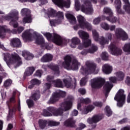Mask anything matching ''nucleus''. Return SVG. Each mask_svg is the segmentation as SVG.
Instances as JSON below:
<instances>
[{"instance_id":"30","label":"nucleus","mask_w":130,"mask_h":130,"mask_svg":"<svg viewBox=\"0 0 130 130\" xmlns=\"http://www.w3.org/2000/svg\"><path fill=\"white\" fill-rule=\"evenodd\" d=\"M95 107L93 105H89L88 106H85L82 109V114H88L89 112H91L93 109H94Z\"/></svg>"},{"instance_id":"43","label":"nucleus","mask_w":130,"mask_h":130,"mask_svg":"<svg viewBox=\"0 0 130 130\" xmlns=\"http://www.w3.org/2000/svg\"><path fill=\"white\" fill-rule=\"evenodd\" d=\"M104 14L109 15V16H112V10L109 7H105L103 10Z\"/></svg>"},{"instance_id":"45","label":"nucleus","mask_w":130,"mask_h":130,"mask_svg":"<svg viewBox=\"0 0 130 130\" xmlns=\"http://www.w3.org/2000/svg\"><path fill=\"white\" fill-rule=\"evenodd\" d=\"M100 26L101 28H102L104 30H106L107 31H108V30H109V25L107 23L103 22L101 23Z\"/></svg>"},{"instance_id":"24","label":"nucleus","mask_w":130,"mask_h":130,"mask_svg":"<svg viewBox=\"0 0 130 130\" xmlns=\"http://www.w3.org/2000/svg\"><path fill=\"white\" fill-rule=\"evenodd\" d=\"M102 71L104 74H106V75H109V74H111V72H112V67L109 64H105L103 66Z\"/></svg>"},{"instance_id":"13","label":"nucleus","mask_w":130,"mask_h":130,"mask_svg":"<svg viewBox=\"0 0 130 130\" xmlns=\"http://www.w3.org/2000/svg\"><path fill=\"white\" fill-rule=\"evenodd\" d=\"M105 80L101 77H96L91 80L90 86L93 89H98L103 86Z\"/></svg>"},{"instance_id":"36","label":"nucleus","mask_w":130,"mask_h":130,"mask_svg":"<svg viewBox=\"0 0 130 130\" xmlns=\"http://www.w3.org/2000/svg\"><path fill=\"white\" fill-rule=\"evenodd\" d=\"M102 19L103 20H105V19H106V20L109 21V22H110V23H116V21H117L116 17H113L112 15L107 17H105V16L103 15L102 16Z\"/></svg>"},{"instance_id":"47","label":"nucleus","mask_w":130,"mask_h":130,"mask_svg":"<svg viewBox=\"0 0 130 130\" xmlns=\"http://www.w3.org/2000/svg\"><path fill=\"white\" fill-rule=\"evenodd\" d=\"M78 101L81 102V103H90L91 102V100L89 99H83V98L79 99Z\"/></svg>"},{"instance_id":"16","label":"nucleus","mask_w":130,"mask_h":130,"mask_svg":"<svg viewBox=\"0 0 130 130\" xmlns=\"http://www.w3.org/2000/svg\"><path fill=\"white\" fill-rule=\"evenodd\" d=\"M115 33L118 39H121L122 40H127V39H128V35H127V34L120 28H116Z\"/></svg>"},{"instance_id":"5","label":"nucleus","mask_w":130,"mask_h":130,"mask_svg":"<svg viewBox=\"0 0 130 130\" xmlns=\"http://www.w3.org/2000/svg\"><path fill=\"white\" fill-rule=\"evenodd\" d=\"M64 62L62 63V66L63 68L70 71L72 70V71H76L79 69V66H80V63L78 62L76 59H74L72 61V57L71 56L67 55L64 58Z\"/></svg>"},{"instance_id":"9","label":"nucleus","mask_w":130,"mask_h":130,"mask_svg":"<svg viewBox=\"0 0 130 130\" xmlns=\"http://www.w3.org/2000/svg\"><path fill=\"white\" fill-rule=\"evenodd\" d=\"M83 5L81 6V11L86 15H91L93 13V8L91 5V2L93 4H97V0H81Z\"/></svg>"},{"instance_id":"33","label":"nucleus","mask_w":130,"mask_h":130,"mask_svg":"<svg viewBox=\"0 0 130 130\" xmlns=\"http://www.w3.org/2000/svg\"><path fill=\"white\" fill-rule=\"evenodd\" d=\"M97 50H98V47H97L95 45H92L91 50L88 51H83L81 52V54H82V55H86L87 52H89V53H94V52H95V51H97Z\"/></svg>"},{"instance_id":"38","label":"nucleus","mask_w":130,"mask_h":130,"mask_svg":"<svg viewBox=\"0 0 130 130\" xmlns=\"http://www.w3.org/2000/svg\"><path fill=\"white\" fill-rule=\"evenodd\" d=\"M36 43L39 45H41V46H44L45 45V42H44V38H43V37H38L36 40Z\"/></svg>"},{"instance_id":"7","label":"nucleus","mask_w":130,"mask_h":130,"mask_svg":"<svg viewBox=\"0 0 130 130\" xmlns=\"http://www.w3.org/2000/svg\"><path fill=\"white\" fill-rule=\"evenodd\" d=\"M92 35L95 41H99L101 45L108 44L109 41H111L112 40V34L110 32L106 34L107 39L104 38V37H101V39H99V34H98L95 29L92 30Z\"/></svg>"},{"instance_id":"23","label":"nucleus","mask_w":130,"mask_h":130,"mask_svg":"<svg viewBox=\"0 0 130 130\" xmlns=\"http://www.w3.org/2000/svg\"><path fill=\"white\" fill-rule=\"evenodd\" d=\"M102 118L99 115H94L92 118H89L87 119V122L89 124H92L93 123H96L98 121H100Z\"/></svg>"},{"instance_id":"25","label":"nucleus","mask_w":130,"mask_h":130,"mask_svg":"<svg viewBox=\"0 0 130 130\" xmlns=\"http://www.w3.org/2000/svg\"><path fill=\"white\" fill-rule=\"evenodd\" d=\"M64 125H65V126L74 127L76 126V120H74L73 118H70L64 121Z\"/></svg>"},{"instance_id":"19","label":"nucleus","mask_w":130,"mask_h":130,"mask_svg":"<svg viewBox=\"0 0 130 130\" xmlns=\"http://www.w3.org/2000/svg\"><path fill=\"white\" fill-rule=\"evenodd\" d=\"M109 49L110 50L111 54H112V55L118 56L122 54V50L116 47V46H115L114 44H111L109 46Z\"/></svg>"},{"instance_id":"14","label":"nucleus","mask_w":130,"mask_h":130,"mask_svg":"<svg viewBox=\"0 0 130 130\" xmlns=\"http://www.w3.org/2000/svg\"><path fill=\"white\" fill-rule=\"evenodd\" d=\"M31 12L28 9H23L21 10L22 16H25L22 19L23 24H26V23H31L32 22V18H31Z\"/></svg>"},{"instance_id":"34","label":"nucleus","mask_w":130,"mask_h":130,"mask_svg":"<svg viewBox=\"0 0 130 130\" xmlns=\"http://www.w3.org/2000/svg\"><path fill=\"white\" fill-rule=\"evenodd\" d=\"M66 17L68 19L71 24H76L77 23V19H76V17L74 15L68 13L66 14Z\"/></svg>"},{"instance_id":"53","label":"nucleus","mask_w":130,"mask_h":130,"mask_svg":"<svg viewBox=\"0 0 130 130\" xmlns=\"http://www.w3.org/2000/svg\"><path fill=\"white\" fill-rule=\"evenodd\" d=\"M86 127V124L83 123H80L78 125V127L77 128V130L84 129Z\"/></svg>"},{"instance_id":"57","label":"nucleus","mask_w":130,"mask_h":130,"mask_svg":"<svg viewBox=\"0 0 130 130\" xmlns=\"http://www.w3.org/2000/svg\"><path fill=\"white\" fill-rule=\"evenodd\" d=\"M109 80L111 82V83H116L117 81H118L116 77H110L109 78Z\"/></svg>"},{"instance_id":"6","label":"nucleus","mask_w":130,"mask_h":130,"mask_svg":"<svg viewBox=\"0 0 130 130\" xmlns=\"http://www.w3.org/2000/svg\"><path fill=\"white\" fill-rule=\"evenodd\" d=\"M48 15L49 19L50 18H54L55 16L57 17L58 19L57 20L50 19V23L51 26H55L57 24H60L61 23V20L63 19V13L62 12H59L56 14L55 11L52 9V8H49L48 10Z\"/></svg>"},{"instance_id":"59","label":"nucleus","mask_w":130,"mask_h":130,"mask_svg":"<svg viewBox=\"0 0 130 130\" xmlns=\"http://www.w3.org/2000/svg\"><path fill=\"white\" fill-rule=\"evenodd\" d=\"M42 74V71L41 70H38L36 72L35 75L36 76H37V77H39L40 78L41 77Z\"/></svg>"},{"instance_id":"15","label":"nucleus","mask_w":130,"mask_h":130,"mask_svg":"<svg viewBox=\"0 0 130 130\" xmlns=\"http://www.w3.org/2000/svg\"><path fill=\"white\" fill-rule=\"evenodd\" d=\"M66 95V93L64 91H60L58 92H54L49 101V103H50V104L55 103V102H57V101H58L60 96H61V97H64Z\"/></svg>"},{"instance_id":"10","label":"nucleus","mask_w":130,"mask_h":130,"mask_svg":"<svg viewBox=\"0 0 130 130\" xmlns=\"http://www.w3.org/2000/svg\"><path fill=\"white\" fill-rule=\"evenodd\" d=\"M77 20L79 22V26L81 29L86 28L88 31L92 30V24L87 22L84 17L82 15H78Z\"/></svg>"},{"instance_id":"27","label":"nucleus","mask_w":130,"mask_h":130,"mask_svg":"<svg viewBox=\"0 0 130 130\" xmlns=\"http://www.w3.org/2000/svg\"><path fill=\"white\" fill-rule=\"evenodd\" d=\"M11 45L12 47H20L21 45V41L18 38H13L11 41Z\"/></svg>"},{"instance_id":"37","label":"nucleus","mask_w":130,"mask_h":130,"mask_svg":"<svg viewBox=\"0 0 130 130\" xmlns=\"http://www.w3.org/2000/svg\"><path fill=\"white\" fill-rule=\"evenodd\" d=\"M112 87H113L112 84L109 83V82H107L104 86V90H105L106 93H109L110 90L112 89Z\"/></svg>"},{"instance_id":"39","label":"nucleus","mask_w":130,"mask_h":130,"mask_svg":"<svg viewBox=\"0 0 130 130\" xmlns=\"http://www.w3.org/2000/svg\"><path fill=\"white\" fill-rule=\"evenodd\" d=\"M22 56H24L26 60H30V59H32V58L34 57V56L33 55V54H32V53L27 51H25L22 54Z\"/></svg>"},{"instance_id":"20","label":"nucleus","mask_w":130,"mask_h":130,"mask_svg":"<svg viewBox=\"0 0 130 130\" xmlns=\"http://www.w3.org/2000/svg\"><path fill=\"white\" fill-rule=\"evenodd\" d=\"M53 3L56 5L59 8H70L71 6V1L70 0H67V2H66L63 0H52Z\"/></svg>"},{"instance_id":"2","label":"nucleus","mask_w":130,"mask_h":130,"mask_svg":"<svg viewBox=\"0 0 130 130\" xmlns=\"http://www.w3.org/2000/svg\"><path fill=\"white\" fill-rule=\"evenodd\" d=\"M99 71H100V69L97 67V65L95 63L87 61L86 62L85 66L81 69L80 73L84 76H87L91 74L96 75V74L99 73Z\"/></svg>"},{"instance_id":"21","label":"nucleus","mask_w":130,"mask_h":130,"mask_svg":"<svg viewBox=\"0 0 130 130\" xmlns=\"http://www.w3.org/2000/svg\"><path fill=\"white\" fill-rule=\"evenodd\" d=\"M53 77L48 76L47 77V80L48 82H50L51 84H53L55 87L57 88H62V82L59 79L56 81H53Z\"/></svg>"},{"instance_id":"41","label":"nucleus","mask_w":130,"mask_h":130,"mask_svg":"<svg viewBox=\"0 0 130 130\" xmlns=\"http://www.w3.org/2000/svg\"><path fill=\"white\" fill-rule=\"evenodd\" d=\"M122 49L124 52L126 53H130V43H125L123 47H122Z\"/></svg>"},{"instance_id":"54","label":"nucleus","mask_w":130,"mask_h":130,"mask_svg":"<svg viewBox=\"0 0 130 130\" xmlns=\"http://www.w3.org/2000/svg\"><path fill=\"white\" fill-rule=\"evenodd\" d=\"M60 123L59 122L53 121H51L49 122V125H51L52 126H57V125H59Z\"/></svg>"},{"instance_id":"18","label":"nucleus","mask_w":130,"mask_h":130,"mask_svg":"<svg viewBox=\"0 0 130 130\" xmlns=\"http://www.w3.org/2000/svg\"><path fill=\"white\" fill-rule=\"evenodd\" d=\"M35 36H38V34L36 32H34V34H32L31 30H27L22 34V38L25 41H27V40L32 41V40L35 38Z\"/></svg>"},{"instance_id":"49","label":"nucleus","mask_w":130,"mask_h":130,"mask_svg":"<svg viewBox=\"0 0 130 130\" xmlns=\"http://www.w3.org/2000/svg\"><path fill=\"white\" fill-rule=\"evenodd\" d=\"M102 59L104 60H107L108 59V53L106 52H103L101 55Z\"/></svg>"},{"instance_id":"32","label":"nucleus","mask_w":130,"mask_h":130,"mask_svg":"<svg viewBox=\"0 0 130 130\" xmlns=\"http://www.w3.org/2000/svg\"><path fill=\"white\" fill-rule=\"evenodd\" d=\"M118 81H123L124 73L121 71H118L114 74Z\"/></svg>"},{"instance_id":"35","label":"nucleus","mask_w":130,"mask_h":130,"mask_svg":"<svg viewBox=\"0 0 130 130\" xmlns=\"http://www.w3.org/2000/svg\"><path fill=\"white\" fill-rule=\"evenodd\" d=\"M124 5L123 6V9L128 13V14H130V4L129 1L128 0H122Z\"/></svg>"},{"instance_id":"26","label":"nucleus","mask_w":130,"mask_h":130,"mask_svg":"<svg viewBox=\"0 0 130 130\" xmlns=\"http://www.w3.org/2000/svg\"><path fill=\"white\" fill-rule=\"evenodd\" d=\"M115 6L118 14H124V12H123L120 9L121 8V2L120 0H115Z\"/></svg>"},{"instance_id":"8","label":"nucleus","mask_w":130,"mask_h":130,"mask_svg":"<svg viewBox=\"0 0 130 130\" xmlns=\"http://www.w3.org/2000/svg\"><path fill=\"white\" fill-rule=\"evenodd\" d=\"M18 15H19L18 12H11L8 16H4L2 18H0V23L3 22V20H7V21L11 20L9 23L10 26H13V28H17V27L19 26V23L17 22V21H18L19 19Z\"/></svg>"},{"instance_id":"1","label":"nucleus","mask_w":130,"mask_h":130,"mask_svg":"<svg viewBox=\"0 0 130 130\" xmlns=\"http://www.w3.org/2000/svg\"><path fill=\"white\" fill-rule=\"evenodd\" d=\"M74 102V97L70 95L67 98V101L61 103L60 107L56 109L54 107H49L47 110H43L42 113L44 116H62L63 112L69 111L72 109L73 103Z\"/></svg>"},{"instance_id":"62","label":"nucleus","mask_w":130,"mask_h":130,"mask_svg":"<svg viewBox=\"0 0 130 130\" xmlns=\"http://www.w3.org/2000/svg\"><path fill=\"white\" fill-rule=\"evenodd\" d=\"M10 102H11V103H15V102H16L14 94H13V96L10 99Z\"/></svg>"},{"instance_id":"4","label":"nucleus","mask_w":130,"mask_h":130,"mask_svg":"<svg viewBox=\"0 0 130 130\" xmlns=\"http://www.w3.org/2000/svg\"><path fill=\"white\" fill-rule=\"evenodd\" d=\"M43 34L49 41H52L57 45H66L70 41L69 40L61 38L60 36L55 33L53 34L52 36L49 32H44Z\"/></svg>"},{"instance_id":"63","label":"nucleus","mask_w":130,"mask_h":130,"mask_svg":"<svg viewBox=\"0 0 130 130\" xmlns=\"http://www.w3.org/2000/svg\"><path fill=\"white\" fill-rule=\"evenodd\" d=\"M125 83L128 85V86H130V77L127 76L125 80Z\"/></svg>"},{"instance_id":"17","label":"nucleus","mask_w":130,"mask_h":130,"mask_svg":"<svg viewBox=\"0 0 130 130\" xmlns=\"http://www.w3.org/2000/svg\"><path fill=\"white\" fill-rule=\"evenodd\" d=\"M40 98V92L39 91H37L35 93H34L29 98V99L26 101V103L29 107H32L33 105H34V102H33V100L36 101V100H38Z\"/></svg>"},{"instance_id":"55","label":"nucleus","mask_w":130,"mask_h":130,"mask_svg":"<svg viewBox=\"0 0 130 130\" xmlns=\"http://www.w3.org/2000/svg\"><path fill=\"white\" fill-rule=\"evenodd\" d=\"M51 87V84L50 83H46L44 86V89L45 91H48Z\"/></svg>"},{"instance_id":"11","label":"nucleus","mask_w":130,"mask_h":130,"mask_svg":"<svg viewBox=\"0 0 130 130\" xmlns=\"http://www.w3.org/2000/svg\"><path fill=\"white\" fill-rule=\"evenodd\" d=\"M114 100L117 101V106L118 107H122L123 104L125 102V95L124 94V90L120 89L116 94Z\"/></svg>"},{"instance_id":"46","label":"nucleus","mask_w":130,"mask_h":130,"mask_svg":"<svg viewBox=\"0 0 130 130\" xmlns=\"http://www.w3.org/2000/svg\"><path fill=\"white\" fill-rule=\"evenodd\" d=\"M105 112L107 116H110L111 114H112V111L110 109V107L109 106H107L105 108Z\"/></svg>"},{"instance_id":"44","label":"nucleus","mask_w":130,"mask_h":130,"mask_svg":"<svg viewBox=\"0 0 130 130\" xmlns=\"http://www.w3.org/2000/svg\"><path fill=\"white\" fill-rule=\"evenodd\" d=\"M87 82H88V78L84 77L83 78L80 82V85L81 86V87H83L85 85H86V84H87Z\"/></svg>"},{"instance_id":"12","label":"nucleus","mask_w":130,"mask_h":130,"mask_svg":"<svg viewBox=\"0 0 130 130\" xmlns=\"http://www.w3.org/2000/svg\"><path fill=\"white\" fill-rule=\"evenodd\" d=\"M78 34L79 37L82 39L83 44L85 47H88L91 45V40L89 39V36L88 32L80 30L78 32Z\"/></svg>"},{"instance_id":"42","label":"nucleus","mask_w":130,"mask_h":130,"mask_svg":"<svg viewBox=\"0 0 130 130\" xmlns=\"http://www.w3.org/2000/svg\"><path fill=\"white\" fill-rule=\"evenodd\" d=\"M39 124L40 128H44L45 126H46V124H47V121L45 120H39Z\"/></svg>"},{"instance_id":"29","label":"nucleus","mask_w":130,"mask_h":130,"mask_svg":"<svg viewBox=\"0 0 130 130\" xmlns=\"http://www.w3.org/2000/svg\"><path fill=\"white\" fill-rule=\"evenodd\" d=\"M63 82L65 84V86L67 88H71L72 89H75L76 88L75 86H73V85L71 84V82H72V78L70 77L66 79H63Z\"/></svg>"},{"instance_id":"51","label":"nucleus","mask_w":130,"mask_h":130,"mask_svg":"<svg viewBox=\"0 0 130 130\" xmlns=\"http://www.w3.org/2000/svg\"><path fill=\"white\" fill-rule=\"evenodd\" d=\"M13 83V81L11 79H8L4 82V86L5 87H10L12 83Z\"/></svg>"},{"instance_id":"64","label":"nucleus","mask_w":130,"mask_h":130,"mask_svg":"<svg viewBox=\"0 0 130 130\" xmlns=\"http://www.w3.org/2000/svg\"><path fill=\"white\" fill-rule=\"evenodd\" d=\"M115 28H116V26L114 25L109 26V30H110V31H114V30H115Z\"/></svg>"},{"instance_id":"3","label":"nucleus","mask_w":130,"mask_h":130,"mask_svg":"<svg viewBox=\"0 0 130 130\" xmlns=\"http://www.w3.org/2000/svg\"><path fill=\"white\" fill-rule=\"evenodd\" d=\"M3 55L4 56V60L8 66L13 64L15 67H19L22 63L21 58L17 54L10 55L6 53L3 54Z\"/></svg>"},{"instance_id":"28","label":"nucleus","mask_w":130,"mask_h":130,"mask_svg":"<svg viewBox=\"0 0 130 130\" xmlns=\"http://www.w3.org/2000/svg\"><path fill=\"white\" fill-rule=\"evenodd\" d=\"M11 30L7 27V26H1L0 25V38H4L5 35H6V32H10Z\"/></svg>"},{"instance_id":"40","label":"nucleus","mask_w":130,"mask_h":130,"mask_svg":"<svg viewBox=\"0 0 130 130\" xmlns=\"http://www.w3.org/2000/svg\"><path fill=\"white\" fill-rule=\"evenodd\" d=\"M34 71H35L34 67H28L26 69L24 74L25 76H31L34 73Z\"/></svg>"},{"instance_id":"60","label":"nucleus","mask_w":130,"mask_h":130,"mask_svg":"<svg viewBox=\"0 0 130 130\" xmlns=\"http://www.w3.org/2000/svg\"><path fill=\"white\" fill-rule=\"evenodd\" d=\"M78 91L80 94H82V95H84V94L86 93V90L84 88H80L78 89Z\"/></svg>"},{"instance_id":"50","label":"nucleus","mask_w":130,"mask_h":130,"mask_svg":"<svg viewBox=\"0 0 130 130\" xmlns=\"http://www.w3.org/2000/svg\"><path fill=\"white\" fill-rule=\"evenodd\" d=\"M75 7L76 11H79L80 10V7H81V4L79 0H75Z\"/></svg>"},{"instance_id":"52","label":"nucleus","mask_w":130,"mask_h":130,"mask_svg":"<svg viewBox=\"0 0 130 130\" xmlns=\"http://www.w3.org/2000/svg\"><path fill=\"white\" fill-rule=\"evenodd\" d=\"M31 85H40L41 84V81L38 80V79H32L31 81Z\"/></svg>"},{"instance_id":"48","label":"nucleus","mask_w":130,"mask_h":130,"mask_svg":"<svg viewBox=\"0 0 130 130\" xmlns=\"http://www.w3.org/2000/svg\"><path fill=\"white\" fill-rule=\"evenodd\" d=\"M101 22V17H98L93 19L92 24H93V25H99V23Z\"/></svg>"},{"instance_id":"58","label":"nucleus","mask_w":130,"mask_h":130,"mask_svg":"<svg viewBox=\"0 0 130 130\" xmlns=\"http://www.w3.org/2000/svg\"><path fill=\"white\" fill-rule=\"evenodd\" d=\"M93 105H95V106H97L98 107H101L103 105L102 103L99 102H95L93 103Z\"/></svg>"},{"instance_id":"56","label":"nucleus","mask_w":130,"mask_h":130,"mask_svg":"<svg viewBox=\"0 0 130 130\" xmlns=\"http://www.w3.org/2000/svg\"><path fill=\"white\" fill-rule=\"evenodd\" d=\"M52 70H53V71H54L55 72V74H59V68L57 65L53 66L52 67Z\"/></svg>"},{"instance_id":"31","label":"nucleus","mask_w":130,"mask_h":130,"mask_svg":"<svg viewBox=\"0 0 130 130\" xmlns=\"http://www.w3.org/2000/svg\"><path fill=\"white\" fill-rule=\"evenodd\" d=\"M52 60V55L50 54H46L44 55L41 59L42 62H48Z\"/></svg>"},{"instance_id":"61","label":"nucleus","mask_w":130,"mask_h":130,"mask_svg":"<svg viewBox=\"0 0 130 130\" xmlns=\"http://www.w3.org/2000/svg\"><path fill=\"white\" fill-rule=\"evenodd\" d=\"M24 27L19 26V27H18V29H17L18 33H19V34L21 33V32L24 31Z\"/></svg>"},{"instance_id":"22","label":"nucleus","mask_w":130,"mask_h":130,"mask_svg":"<svg viewBox=\"0 0 130 130\" xmlns=\"http://www.w3.org/2000/svg\"><path fill=\"white\" fill-rule=\"evenodd\" d=\"M71 47H72V48H76V47H77V45L81 44V40H80L78 37H73L71 39Z\"/></svg>"}]
</instances>
